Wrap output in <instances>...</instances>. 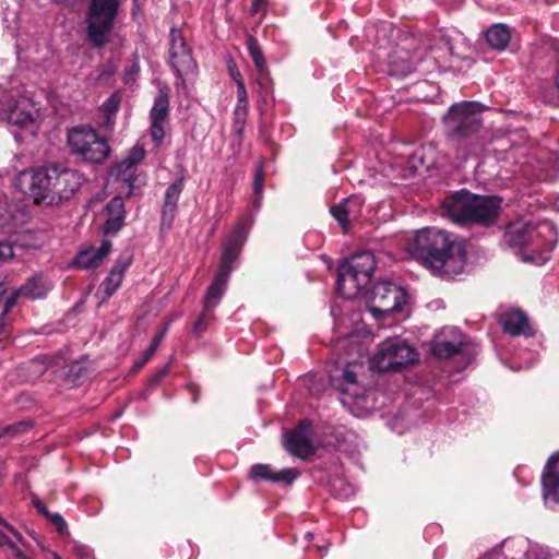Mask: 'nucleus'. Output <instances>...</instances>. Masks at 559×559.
<instances>
[{"label":"nucleus","mask_w":559,"mask_h":559,"mask_svg":"<svg viewBox=\"0 0 559 559\" xmlns=\"http://www.w3.org/2000/svg\"><path fill=\"white\" fill-rule=\"evenodd\" d=\"M229 71H230V75H231L233 80L235 81V76L237 78V72H239V70L234 64V67H229Z\"/></svg>","instance_id":"obj_59"},{"label":"nucleus","mask_w":559,"mask_h":559,"mask_svg":"<svg viewBox=\"0 0 559 559\" xmlns=\"http://www.w3.org/2000/svg\"><path fill=\"white\" fill-rule=\"evenodd\" d=\"M246 237L247 233L245 227L242 225H238L225 245L221 257L218 271L210 286L224 292L226 290L227 283L233 271V263L238 259L242 246L246 241Z\"/></svg>","instance_id":"obj_11"},{"label":"nucleus","mask_w":559,"mask_h":559,"mask_svg":"<svg viewBox=\"0 0 559 559\" xmlns=\"http://www.w3.org/2000/svg\"><path fill=\"white\" fill-rule=\"evenodd\" d=\"M365 200L357 194H353L341 203L333 205L330 210L332 216L338 222L345 230L352 221H355L360 215Z\"/></svg>","instance_id":"obj_21"},{"label":"nucleus","mask_w":559,"mask_h":559,"mask_svg":"<svg viewBox=\"0 0 559 559\" xmlns=\"http://www.w3.org/2000/svg\"><path fill=\"white\" fill-rule=\"evenodd\" d=\"M5 545L14 547V544L11 542V539L3 532L0 531V547Z\"/></svg>","instance_id":"obj_56"},{"label":"nucleus","mask_w":559,"mask_h":559,"mask_svg":"<svg viewBox=\"0 0 559 559\" xmlns=\"http://www.w3.org/2000/svg\"><path fill=\"white\" fill-rule=\"evenodd\" d=\"M169 64L175 75L180 80L176 87L185 88L186 80L183 75L194 73L198 66L192 56V50L188 47L182 32L178 27H171L169 32Z\"/></svg>","instance_id":"obj_10"},{"label":"nucleus","mask_w":559,"mask_h":559,"mask_svg":"<svg viewBox=\"0 0 559 559\" xmlns=\"http://www.w3.org/2000/svg\"><path fill=\"white\" fill-rule=\"evenodd\" d=\"M305 538H306L307 540H312V538H313V533H311V532H307V533H306V535H305Z\"/></svg>","instance_id":"obj_62"},{"label":"nucleus","mask_w":559,"mask_h":559,"mask_svg":"<svg viewBox=\"0 0 559 559\" xmlns=\"http://www.w3.org/2000/svg\"><path fill=\"white\" fill-rule=\"evenodd\" d=\"M34 423L32 420H21L12 425H8L0 431V437H15L24 433L33 428Z\"/></svg>","instance_id":"obj_33"},{"label":"nucleus","mask_w":559,"mask_h":559,"mask_svg":"<svg viewBox=\"0 0 559 559\" xmlns=\"http://www.w3.org/2000/svg\"><path fill=\"white\" fill-rule=\"evenodd\" d=\"M392 67L395 71L401 74H408L416 70L417 63L412 59H404L401 56H394L391 61Z\"/></svg>","instance_id":"obj_36"},{"label":"nucleus","mask_w":559,"mask_h":559,"mask_svg":"<svg viewBox=\"0 0 559 559\" xmlns=\"http://www.w3.org/2000/svg\"><path fill=\"white\" fill-rule=\"evenodd\" d=\"M235 83L237 86V105L245 104L246 106H248V95L246 91V85L241 78L240 72H237V78L235 76Z\"/></svg>","instance_id":"obj_45"},{"label":"nucleus","mask_w":559,"mask_h":559,"mask_svg":"<svg viewBox=\"0 0 559 559\" xmlns=\"http://www.w3.org/2000/svg\"><path fill=\"white\" fill-rule=\"evenodd\" d=\"M140 72V66L138 63V61H133L132 64L126 69V75L127 76H130V78H133V76H136Z\"/></svg>","instance_id":"obj_53"},{"label":"nucleus","mask_w":559,"mask_h":559,"mask_svg":"<svg viewBox=\"0 0 559 559\" xmlns=\"http://www.w3.org/2000/svg\"><path fill=\"white\" fill-rule=\"evenodd\" d=\"M247 49L248 53L251 57L254 67L257 70H261L262 72H265V59L262 51V48L255 37L252 35H248L246 38Z\"/></svg>","instance_id":"obj_30"},{"label":"nucleus","mask_w":559,"mask_h":559,"mask_svg":"<svg viewBox=\"0 0 559 559\" xmlns=\"http://www.w3.org/2000/svg\"><path fill=\"white\" fill-rule=\"evenodd\" d=\"M123 275L109 271L108 275L100 284V289L105 294V298H110L120 287Z\"/></svg>","instance_id":"obj_32"},{"label":"nucleus","mask_w":559,"mask_h":559,"mask_svg":"<svg viewBox=\"0 0 559 559\" xmlns=\"http://www.w3.org/2000/svg\"><path fill=\"white\" fill-rule=\"evenodd\" d=\"M376 259L372 252L364 251L353 254L338 266L337 290L346 299L357 298L370 284Z\"/></svg>","instance_id":"obj_6"},{"label":"nucleus","mask_w":559,"mask_h":559,"mask_svg":"<svg viewBox=\"0 0 559 559\" xmlns=\"http://www.w3.org/2000/svg\"><path fill=\"white\" fill-rule=\"evenodd\" d=\"M48 290V285L40 276H33L19 287V293H21L23 297L29 299L45 298Z\"/></svg>","instance_id":"obj_29"},{"label":"nucleus","mask_w":559,"mask_h":559,"mask_svg":"<svg viewBox=\"0 0 559 559\" xmlns=\"http://www.w3.org/2000/svg\"><path fill=\"white\" fill-rule=\"evenodd\" d=\"M60 164H48L32 170L29 194L36 204L52 205Z\"/></svg>","instance_id":"obj_12"},{"label":"nucleus","mask_w":559,"mask_h":559,"mask_svg":"<svg viewBox=\"0 0 559 559\" xmlns=\"http://www.w3.org/2000/svg\"><path fill=\"white\" fill-rule=\"evenodd\" d=\"M132 262H133V253L130 250H124L117 258V260L115 261L110 271L123 275L124 272L128 270V267L132 264Z\"/></svg>","instance_id":"obj_39"},{"label":"nucleus","mask_w":559,"mask_h":559,"mask_svg":"<svg viewBox=\"0 0 559 559\" xmlns=\"http://www.w3.org/2000/svg\"><path fill=\"white\" fill-rule=\"evenodd\" d=\"M13 219V209L9 200L3 197L0 198V228H10Z\"/></svg>","instance_id":"obj_34"},{"label":"nucleus","mask_w":559,"mask_h":559,"mask_svg":"<svg viewBox=\"0 0 559 559\" xmlns=\"http://www.w3.org/2000/svg\"><path fill=\"white\" fill-rule=\"evenodd\" d=\"M169 371V364L162 367L155 374H153L148 381L150 385L154 386L159 384V382L166 377Z\"/></svg>","instance_id":"obj_50"},{"label":"nucleus","mask_w":559,"mask_h":559,"mask_svg":"<svg viewBox=\"0 0 559 559\" xmlns=\"http://www.w3.org/2000/svg\"><path fill=\"white\" fill-rule=\"evenodd\" d=\"M543 498L550 509L559 508V451L552 453L542 474Z\"/></svg>","instance_id":"obj_15"},{"label":"nucleus","mask_w":559,"mask_h":559,"mask_svg":"<svg viewBox=\"0 0 559 559\" xmlns=\"http://www.w3.org/2000/svg\"><path fill=\"white\" fill-rule=\"evenodd\" d=\"M499 323L503 332L512 336L532 337L535 335V329L531 325L526 313L520 309L501 313Z\"/></svg>","instance_id":"obj_18"},{"label":"nucleus","mask_w":559,"mask_h":559,"mask_svg":"<svg viewBox=\"0 0 559 559\" xmlns=\"http://www.w3.org/2000/svg\"><path fill=\"white\" fill-rule=\"evenodd\" d=\"M300 475L297 468H283L275 471L270 464H254L251 466L249 476L254 481L265 480L271 483H283L292 485Z\"/></svg>","instance_id":"obj_19"},{"label":"nucleus","mask_w":559,"mask_h":559,"mask_svg":"<svg viewBox=\"0 0 559 559\" xmlns=\"http://www.w3.org/2000/svg\"><path fill=\"white\" fill-rule=\"evenodd\" d=\"M72 552L80 559H94L93 549L85 544L74 542L72 545Z\"/></svg>","instance_id":"obj_44"},{"label":"nucleus","mask_w":559,"mask_h":559,"mask_svg":"<svg viewBox=\"0 0 559 559\" xmlns=\"http://www.w3.org/2000/svg\"><path fill=\"white\" fill-rule=\"evenodd\" d=\"M185 175L181 174L175 182L168 186L165 191V198L160 213L163 226L169 227L175 219L178 210V201L185 186Z\"/></svg>","instance_id":"obj_22"},{"label":"nucleus","mask_w":559,"mask_h":559,"mask_svg":"<svg viewBox=\"0 0 559 559\" xmlns=\"http://www.w3.org/2000/svg\"><path fill=\"white\" fill-rule=\"evenodd\" d=\"M53 559H61V557L57 552H52Z\"/></svg>","instance_id":"obj_63"},{"label":"nucleus","mask_w":559,"mask_h":559,"mask_svg":"<svg viewBox=\"0 0 559 559\" xmlns=\"http://www.w3.org/2000/svg\"><path fill=\"white\" fill-rule=\"evenodd\" d=\"M111 247L110 241L104 240L98 248H90L79 252L73 260V264L82 270L96 267L109 254Z\"/></svg>","instance_id":"obj_24"},{"label":"nucleus","mask_w":559,"mask_h":559,"mask_svg":"<svg viewBox=\"0 0 559 559\" xmlns=\"http://www.w3.org/2000/svg\"><path fill=\"white\" fill-rule=\"evenodd\" d=\"M187 389L192 393V403H198L199 401V394H200V388L198 384L190 382L187 384Z\"/></svg>","instance_id":"obj_52"},{"label":"nucleus","mask_w":559,"mask_h":559,"mask_svg":"<svg viewBox=\"0 0 559 559\" xmlns=\"http://www.w3.org/2000/svg\"><path fill=\"white\" fill-rule=\"evenodd\" d=\"M164 335H165V332H164V331L159 332L158 334H156V335L154 336V338L152 340V342H153V343H156V345L158 346V345H159V343H160V341L163 340Z\"/></svg>","instance_id":"obj_58"},{"label":"nucleus","mask_w":559,"mask_h":559,"mask_svg":"<svg viewBox=\"0 0 559 559\" xmlns=\"http://www.w3.org/2000/svg\"><path fill=\"white\" fill-rule=\"evenodd\" d=\"M485 109L478 102L464 100L452 104L442 118L445 138L463 159L479 155L492 141L490 130L483 123Z\"/></svg>","instance_id":"obj_2"},{"label":"nucleus","mask_w":559,"mask_h":559,"mask_svg":"<svg viewBox=\"0 0 559 559\" xmlns=\"http://www.w3.org/2000/svg\"><path fill=\"white\" fill-rule=\"evenodd\" d=\"M48 521L52 525H55L57 532L60 535H66V534L69 533L68 524H67L66 520L63 519V516L60 513H58V512L53 513Z\"/></svg>","instance_id":"obj_46"},{"label":"nucleus","mask_w":559,"mask_h":559,"mask_svg":"<svg viewBox=\"0 0 559 559\" xmlns=\"http://www.w3.org/2000/svg\"><path fill=\"white\" fill-rule=\"evenodd\" d=\"M151 357H152L151 355H148L146 352H144L142 357L134 362L133 370L141 369L151 359Z\"/></svg>","instance_id":"obj_54"},{"label":"nucleus","mask_w":559,"mask_h":559,"mask_svg":"<svg viewBox=\"0 0 559 559\" xmlns=\"http://www.w3.org/2000/svg\"><path fill=\"white\" fill-rule=\"evenodd\" d=\"M408 252L432 274L452 278L466 265V250L457 236L435 227L417 230L408 245Z\"/></svg>","instance_id":"obj_1"},{"label":"nucleus","mask_w":559,"mask_h":559,"mask_svg":"<svg viewBox=\"0 0 559 559\" xmlns=\"http://www.w3.org/2000/svg\"><path fill=\"white\" fill-rule=\"evenodd\" d=\"M145 157V150L142 145L135 144L129 152L128 156L123 158L117 165L118 176L122 177L124 181L130 183V189L132 188V175L133 169L136 165H139Z\"/></svg>","instance_id":"obj_26"},{"label":"nucleus","mask_w":559,"mask_h":559,"mask_svg":"<svg viewBox=\"0 0 559 559\" xmlns=\"http://www.w3.org/2000/svg\"><path fill=\"white\" fill-rule=\"evenodd\" d=\"M138 10H139L138 0H133L132 14L134 15Z\"/></svg>","instance_id":"obj_61"},{"label":"nucleus","mask_w":559,"mask_h":559,"mask_svg":"<svg viewBox=\"0 0 559 559\" xmlns=\"http://www.w3.org/2000/svg\"><path fill=\"white\" fill-rule=\"evenodd\" d=\"M14 255L13 248L8 242H0V262H7Z\"/></svg>","instance_id":"obj_49"},{"label":"nucleus","mask_w":559,"mask_h":559,"mask_svg":"<svg viewBox=\"0 0 559 559\" xmlns=\"http://www.w3.org/2000/svg\"><path fill=\"white\" fill-rule=\"evenodd\" d=\"M29 106L26 99L16 100L13 105L9 106L5 112L8 122L21 129L33 123L34 115L28 109Z\"/></svg>","instance_id":"obj_25"},{"label":"nucleus","mask_w":559,"mask_h":559,"mask_svg":"<svg viewBox=\"0 0 559 559\" xmlns=\"http://www.w3.org/2000/svg\"><path fill=\"white\" fill-rule=\"evenodd\" d=\"M24 368L31 373V379H36L46 372L47 364L41 358H35L27 362Z\"/></svg>","instance_id":"obj_40"},{"label":"nucleus","mask_w":559,"mask_h":559,"mask_svg":"<svg viewBox=\"0 0 559 559\" xmlns=\"http://www.w3.org/2000/svg\"><path fill=\"white\" fill-rule=\"evenodd\" d=\"M367 299L369 311L374 318L390 316L400 312L406 304V292L399 285L382 281L376 283L371 289L365 290L358 296Z\"/></svg>","instance_id":"obj_7"},{"label":"nucleus","mask_w":559,"mask_h":559,"mask_svg":"<svg viewBox=\"0 0 559 559\" xmlns=\"http://www.w3.org/2000/svg\"><path fill=\"white\" fill-rule=\"evenodd\" d=\"M87 374V368L82 361H72L67 366L63 378L70 385H76Z\"/></svg>","instance_id":"obj_31"},{"label":"nucleus","mask_w":559,"mask_h":559,"mask_svg":"<svg viewBox=\"0 0 559 559\" xmlns=\"http://www.w3.org/2000/svg\"><path fill=\"white\" fill-rule=\"evenodd\" d=\"M266 0H252V4H251V8H250V14L251 15H254L261 11H263V13L266 12Z\"/></svg>","instance_id":"obj_51"},{"label":"nucleus","mask_w":559,"mask_h":559,"mask_svg":"<svg viewBox=\"0 0 559 559\" xmlns=\"http://www.w3.org/2000/svg\"><path fill=\"white\" fill-rule=\"evenodd\" d=\"M32 504L37 510V512L43 515L47 521L53 514L51 513L46 506L41 502V500L37 496L32 497Z\"/></svg>","instance_id":"obj_48"},{"label":"nucleus","mask_w":559,"mask_h":559,"mask_svg":"<svg viewBox=\"0 0 559 559\" xmlns=\"http://www.w3.org/2000/svg\"><path fill=\"white\" fill-rule=\"evenodd\" d=\"M0 523H2L9 531H11L12 533H15V530L13 528V526H11L9 523L0 520Z\"/></svg>","instance_id":"obj_60"},{"label":"nucleus","mask_w":559,"mask_h":559,"mask_svg":"<svg viewBox=\"0 0 559 559\" xmlns=\"http://www.w3.org/2000/svg\"><path fill=\"white\" fill-rule=\"evenodd\" d=\"M430 350L438 358L463 354L467 352L466 336L457 328H443L435 335Z\"/></svg>","instance_id":"obj_13"},{"label":"nucleus","mask_w":559,"mask_h":559,"mask_svg":"<svg viewBox=\"0 0 559 559\" xmlns=\"http://www.w3.org/2000/svg\"><path fill=\"white\" fill-rule=\"evenodd\" d=\"M502 198L461 189L442 201L443 216L461 226H491L498 221Z\"/></svg>","instance_id":"obj_4"},{"label":"nucleus","mask_w":559,"mask_h":559,"mask_svg":"<svg viewBox=\"0 0 559 559\" xmlns=\"http://www.w3.org/2000/svg\"><path fill=\"white\" fill-rule=\"evenodd\" d=\"M121 103V96L119 93L111 94L100 106V110L104 112L107 119H110L119 110Z\"/></svg>","instance_id":"obj_35"},{"label":"nucleus","mask_w":559,"mask_h":559,"mask_svg":"<svg viewBox=\"0 0 559 559\" xmlns=\"http://www.w3.org/2000/svg\"><path fill=\"white\" fill-rule=\"evenodd\" d=\"M22 294L19 293V288L11 290L9 294H7L4 297V305L3 309L0 313V317L4 320H7V316L11 311L13 307H15L19 297H21Z\"/></svg>","instance_id":"obj_42"},{"label":"nucleus","mask_w":559,"mask_h":559,"mask_svg":"<svg viewBox=\"0 0 559 559\" xmlns=\"http://www.w3.org/2000/svg\"><path fill=\"white\" fill-rule=\"evenodd\" d=\"M164 122L165 121L150 120V134L155 146H159L165 138Z\"/></svg>","instance_id":"obj_41"},{"label":"nucleus","mask_w":559,"mask_h":559,"mask_svg":"<svg viewBox=\"0 0 559 559\" xmlns=\"http://www.w3.org/2000/svg\"><path fill=\"white\" fill-rule=\"evenodd\" d=\"M120 5L121 0H90L84 22L86 40L93 48L110 43Z\"/></svg>","instance_id":"obj_5"},{"label":"nucleus","mask_w":559,"mask_h":559,"mask_svg":"<svg viewBox=\"0 0 559 559\" xmlns=\"http://www.w3.org/2000/svg\"><path fill=\"white\" fill-rule=\"evenodd\" d=\"M557 241L556 227L549 222H513L503 234V242L523 262L543 264Z\"/></svg>","instance_id":"obj_3"},{"label":"nucleus","mask_w":559,"mask_h":559,"mask_svg":"<svg viewBox=\"0 0 559 559\" xmlns=\"http://www.w3.org/2000/svg\"><path fill=\"white\" fill-rule=\"evenodd\" d=\"M258 72V83L266 93L272 91V80L270 76V71L267 69V66H265V72H262L261 70H257Z\"/></svg>","instance_id":"obj_47"},{"label":"nucleus","mask_w":559,"mask_h":559,"mask_svg":"<svg viewBox=\"0 0 559 559\" xmlns=\"http://www.w3.org/2000/svg\"><path fill=\"white\" fill-rule=\"evenodd\" d=\"M417 360L418 353L406 341L388 338L381 342L370 365L373 370L388 372L403 369Z\"/></svg>","instance_id":"obj_8"},{"label":"nucleus","mask_w":559,"mask_h":559,"mask_svg":"<svg viewBox=\"0 0 559 559\" xmlns=\"http://www.w3.org/2000/svg\"><path fill=\"white\" fill-rule=\"evenodd\" d=\"M485 38L492 49L504 50L510 43V28L504 24H493L486 31Z\"/></svg>","instance_id":"obj_27"},{"label":"nucleus","mask_w":559,"mask_h":559,"mask_svg":"<svg viewBox=\"0 0 559 559\" xmlns=\"http://www.w3.org/2000/svg\"><path fill=\"white\" fill-rule=\"evenodd\" d=\"M357 369H361V366L355 362L347 364L340 376L330 377L332 386L350 397L362 395L364 388L358 381Z\"/></svg>","instance_id":"obj_20"},{"label":"nucleus","mask_w":559,"mask_h":559,"mask_svg":"<svg viewBox=\"0 0 559 559\" xmlns=\"http://www.w3.org/2000/svg\"><path fill=\"white\" fill-rule=\"evenodd\" d=\"M68 144L73 154L92 164H102L110 154V147L104 138L87 126L74 127L68 132Z\"/></svg>","instance_id":"obj_9"},{"label":"nucleus","mask_w":559,"mask_h":559,"mask_svg":"<svg viewBox=\"0 0 559 559\" xmlns=\"http://www.w3.org/2000/svg\"><path fill=\"white\" fill-rule=\"evenodd\" d=\"M224 294V290L209 286L203 299V309L191 329L194 337L200 338L207 331L211 322L215 319L214 309L221 302Z\"/></svg>","instance_id":"obj_17"},{"label":"nucleus","mask_w":559,"mask_h":559,"mask_svg":"<svg viewBox=\"0 0 559 559\" xmlns=\"http://www.w3.org/2000/svg\"><path fill=\"white\" fill-rule=\"evenodd\" d=\"M7 335H8L7 320H4L0 317V341H2L4 337H7Z\"/></svg>","instance_id":"obj_55"},{"label":"nucleus","mask_w":559,"mask_h":559,"mask_svg":"<svg viewBox=\"0 0 559 559\" xmlns=\"http://www.w3.org/2000/svg\"><path fill=\"white\" fill-rule=\"evenodd\" d=\"M263 180H264V170H263V165L261 164L257 168V170L254 173V179H253V194L255 198V202H259L262 197Z\"/></svg>","instance_id":"obj_43"},{"label":"nucleus","mask_w":559,"mask_h":559,"mask_svg":"<svg viewBox=\"0 0 559 559\" xmlns=\"http://www.w3.org/2000/svg\"><path fill=\"white\" fill-rule=\"evenodd\" d=\"M248 116V106L245 104L236 105L234 109V129L239 135L242 134Z\"/></svg>","instance_id":"obj_37"},{"label":"nucleus","mask_w":559,"mask_h":559,"mask_svg":"<svg viewBox=\"0 0 559 559\" xmlns=\"http://www.w3.org/2000/svg\"><path fill=\"white\" fill-rule=\"evenodd\" d=\"M85 178L75 170L60 164L59 176H57L55 197L52 205H59L64 201H69L80 190Z\"/></svg>","instance_id":"obj_16"},{"label":"nucleus","mask_w":559,"mask_h":559,"mask_svg":"<svg viewBox=\"0 0 559 559\" xmlns=\"http://www.w3.org/2000/svg\"><path fill=\"white\" fill-rule=\"evenodd\" d=\"M107 219L103 225V233L106 236H115L124 225L126 209L121 197L112 198L105 206Z\"/></svg>","instance_id":"obj_23"},{"label":"nucleus","mask_w":559,"mask_h":559,"mask_svg":"<svg viewBox=\"0 0 559 559\" xmlns=\"http://www.w3.org/2000/svg\"><path fill=\"white\" fill-rule=\"evenodd\" d=\"M157 347H158V346L156 345V343L151 342L150 346L145 349V352H146L148 355L153 356V354L155 353V350L157 349Z\"/></svg>","instance_id":"obj_57"},{"label":"nucleus","mask_w":559,"mask_h":559,"mask_svg":"<svg viewBox=\"0 0 559 559\" xmlns=\"http://www.w3.org/2000/svg\"><path fill=\"white\" fill-rule=\"evenodd\" d=\"M427 151L432 152V147L431 146H429V147L421 146L414 152L413 159H412V163H413L412 167H416V164H418L420 167L428 170L433 165V163H435L433 159L427 158Z\"/></svg>","instance_id":"obj_38"},{"label":"nucleus","mask_w":559,"mask_h":559,"mask_svg":"<svg viewBox=\"0 0 559 559\" xmlns=\"http://www.w3.org/2000/svg\"><path fill=\"white\" fill-rule=\"evenodd\" d=\"M169 115V90L160 87L150 110V120L165 121Z\"/></svg>","instance_id":"obj_28"},{"label":"nucleus","mask_w":559,"mask_h":559,"mask_svg":"<svg viewBox=\"0 0 559 559\" xmlns=\"http://www.w3.org/2000/svg\"><path fill=\"white\" fill-rule=\"evenodd\" d=\"M312 424L309 419H302L299 425L285 433L284 448L292 455L307 459L314 453V447L311 441Z\"/></svg>","instance_id":"obj_14"}]
</instances>
